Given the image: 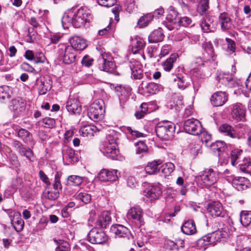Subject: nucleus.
<instances>
[{
	"mask_svg": "<svg viewBox=\"0 0 251 251\" xmlns=\"http://www.w3.org/2000/svg\"><path fill=\"white\" fill-rule=\"evenodd\" d=\"M219 23L222 31H227L232 29L233 25L229 15L226 12H223L219 16Z\"/></svg>",
	"mask_w": 251,
	"mask_h": 251,
	"instance_id": "aec40b11",
	"label": "nucleus"
},
{
	"mask_svg": "<svg viewBox=\"0 0 251 251\" xmlns=\"http://www.w3.org/2000/svg\"><path fill=\"white\" fill-rule=\"evenodd\" d=\"M177 55L175 54H172L170 57L164 61L162 66L165 71L169 72L173 67L174 63L176 61Z\"/></svg>",
	"mask_w": 251,
	"mask_h": 251,
	"instance_id": "37998d69",
	"label": "nucleus"
},
{
	"mask_svg": "<svg viewBox=\"0 0 251 251\" xmlns=\"http://www.w3.org/2000/svg\"><path fill=\"white\" fill-rule=\"evenodd\" d=\"M68 111L74 114H80L82 108L79 101L75 99H70L66 102Z\"/></svg>",
	"mask_w": 251,
	"mask_h": 251,
	"instance_id": "4be33fe9",
	"label": "nucleus"
},
{
	"mask_svg": "<svg viewBox=\"0 0 251 251\" xmlns=\"http://www.w3.org/2000/svg\"><path fill=\"white\" fill-rule=\"evenodd\" d=\"M11 91L8 86H0V100H8L10 97Z\"/></svg>",
	"mask_w": 251,
	"mask_h": 251,
	"instance_id": "49530a36",
	"label": "nucleus"
},
{
	"mask_svg": "<svg viewBox=\"0 0 251 251\" xmlns=\"http://www.w3.org/2000/svg\"><path fill=\"white\" fill-rule=\"evenodd\" d=\"M226 144L224 142L222 141H217L211 144V149L215 152L216 151L220 152H222L224 150Z\"/></svg>",
	"mask_w": 251,
	"mask_h": 251,
	"instance_id": "603ef678",
	"label": "nucleus"
},
{
	"mask_svg": "<svg viewBox=\"0 0 251 251\" xmlns=\"http://www.w3.org/2000/svg\"><path fill=\"white\" fill-rule=\"evenodd\" d=\"M240 220L243 226H249L251 223V211H242L240 213Z\"/></svg>",
	"mask_w": 251,
	"mask_h": 251,
	"instance_id": "79ce46f5",
	"label": "nucleus"
},
{
	"mask_svg": "<svg viewBox=\"0 0 251 251\" xmlns=\"http://www.w3.org/2000/svg\"><path fill=\"white\" fill-rule=\"evenodd\" d=\"M58 53L62 57L63 62L66 64H70L75 60L76 51L70 45L66 44H59Z\"/></svg>",
	"mask_w": 251,
	"mask_h": 251,
	"instance_id": "20e7f679",
	"label": "nucleus"
},
{
	"mask_svg": "<svg viewBox=\"0 0 251 251\" xmlns=\"http://www.w3.org/2000/svg\"><path fill=\"white\" fill-rule=\"evenodd\" d=\"M117 135L115 133L114 134H108L106 137L105 146L114 145L118 146L117 143Z\"/></svg>",
	"mask_w": 251,
	"mask_h": 251,
	"instance_id": "052dcab7",
	"label": "nucleus"
},
{
	"mask_svg": "<svg viewBox=\"0 0 251 251\" xmlns=\"http://www.w3.org/2000/svg\"><path fill=\"white\" fill-rule=\"evenodd\" d=\"M174 80L177 82L178 87L180 89L184 90L188 86V83L183 77L176 76Z\"/></svg>",
	"mask_w": 251,
	"mask_h": 251,
	"instance_id": "0e129e2a",
	"label": "nucleus"
},
{
	"mask_svg": "<svg viewBox=\"0 0 251 251\" xmlns=\"http://www.w3.org/2000/svg\"><path fill=\"white\" fill-rule=\"evenodd\" d=\"M18 151L21 155L25 156L28 160L32 161L31 158L33 156V152L29 148L23 146Z\"/></svg>",
	"mask_w": 251,
	"mask_h": 251,
	"instance_id": "6e6d98bb",
	"label": "nucleus"
},
{
	"mask_svg": "<svg viewBox=\"0 0 251 251\" xmlns=\"http://www.w3.org/2000/svg\"><path fill=\"white\" fill-rule=\"evenodd\" d=\"M94 60L88 55H85L81 60L82 65L87 67H89L93 63Z\"/></svg>",
	"mask_w": 251,
	"mask_h": 251,
	"instance_id": "774afa93",
	"label": "nucleus"
},
{
	"mask_svg": "<svg viewBox=\"0 0 251 251\" xmlns=\"http://www.w3.org/2000/svg\"><path fill=\"white\" fill-rule=\"evenodd\" d=\"M118 146H104L102 152L104 155L113 160H118L120 158Z\"/></svg>",
	"mask_w": 251,
	"mask_h": 251,
	"instance_id": "cd10ccee",
	"label": "nucleus"
},
{
	"mask_svg": "<svg viewBox=\"0 0 251 251\" xmlns=\"http://www.w3.org/2000/svg\"><path fill=\"white\" fill-rule=\"evenodd\" d=\"M110 233L115 238H124L129 240L132 238L129 229L122 225H113L110 227Z\"/></svg>",
	"mask_w": 251,
	"mask_h": 251,
	"instance_id": "0eeeda50",
	"label": "nucleus"
},
{
	"mask_svg": "<svg viewBox=\"0 0 251 251\" xmlns=\"http://www.w3.org/2000/svg\"><path fill=\"white\" fill-rule=\"evenodd\" d=\"M117 91H119L121 97H120V100H126L129 97L131 92V88L129 86H119L116 88Z\"/></svg>",
	"mask_w": 251,
	"mask_h": 251,
	"instance_id": "ea45409f",
	"label": "nucleus"
},
{
	"mask_svg": "<svg viewBox=\"0 0 251 251\" xmlns=\"http://www.w3.org/2000/svg\"><path fill=\"white\" fill-rule=\"evenodd\" d=\"M143 215V210L139 206L131 207L127 214L128 219L135 223L137 226L144 224Z\"/></svg>",
	"mask_w": 251,
	"mask_h": 251,
	"instance_id": "ddd939ff",
	"label": "nucleus"
},
{
	"mask_svg": "<svg viewBox=\"0 0 251 251\" xmlns=\"http://www.w3.org/2000/svg\"><path fill=\"white\" fill-rule=\"evenodd\" d=\"M140 88L143 91L144 94L146 96L156 94L160 91V86L154 82L147 83L142 81Z\"/></svg>",
	"mask_w": 251,
	"mask_h": 251,
	"instance_id": "412c9836",
	"label": "nucleus"
},
{
	"mask_svg": "<svg viewBox=\"0 0 251 251\" xmlns=\"http://www.w3.org/2000/svg\"><path fill=\"white\" fill-rule=\"evenodd\" d=\"M145 46V43L142 39H136L135 43L133 44L132 51L133 53H136L138 51L142 50Z\"/></svg>",
	"mask_w": 251,
	"mask_h": 251,
	"instance_id": "09e8293b",
	"label": "nucleus"
},
{
	"mask_svg": "<svg viewBox=\"0 0 251 251\" xmlns=\"http://www.w3.org/2000/svg\"><path fill=\"white\" fill-rule=\"evenodd\" d=\"M184 241L180 239H176L175 241L168 240L166 242L167 248L171 250H178L184 247Z\"/></svg>",
	"mask_w": 251,
	"mask_h": 251,
	"instance_id": "c9c22d12",
	"label": "nucleus"
},
{
	"mask_svg": "<svg viewBox=\"0 0 251 251\" xmlns=\"http://www.w3.org/2000/svg\"><path fill=\"white\" fill-rule=\"evenodd\" d=\"M104 104V101L101 99L97 100L92 103L88 109L89 118L94 122L102 119L105 111Z\"/></svg>",
	"mask_w": 251,
	"mask_h": 251,
	"instance_id": "7ed1b4c3",
	"label": "nucleus"
},
{
	"mask_svg": "<svg viewBox=\"0 0 251 251\" xmlns=\"http://www.w3.org/2000/svg\"><path fill=\"white\" fill-rule=\"evenodd\" d=\"M57 243L58 246L56 248V251H70V245L68 242L59 240Z\"/></svg>",
	"mask_w": 251,
	"mask_h": 251,
	"instance_id": "e2e57ef3",
	"label": "nucleus"
},
{
	"mask_svg": "<svg viewBox=\"0 0 251 251\" xmlns=\"http://www.w3.org/2000/svg\"><path fill=\"white\" fill-rule=\"evenodd\" d=\"M218 88H232L234 86L235 81L233 76L230 74H224L220 75L218 77Z\"/></svg>",
	"mask_w": 251,
	"mask_h": 251,
	"instance_id": "f3484780",
	"label": "nucleus"
},
{
	"mask_svg": "<svg viewBox=\"0 0 251 251\" xmlns=\"http://www.w3.org/2000/svg\"><path fill=\"white\" fill-rule=\"evenodd\" d=\"M164 36L162 29L158 28L151 33L149 36L148 40L151 43L160 42L163 40Z\"/></svg>",
	"mask_w": 251,
	"mask_h": 251,
	"instance_id": "7c9ffc66",
	"label": "nucleus"
},
{
	"mask_svg": "<svg viewBox=\"0 0 251 251\" xmlns=\"http://www.w3.org/2000/svg\"><path fill=\"white\" fill-rule=\"evenodd\" d=\"M11 224L14 229L17 231H22L24 227V222L20 215L14 216L11 220Z\"/></svg>",
	"mask_w": 251,
	"mask_h": 251,
	"instance_id": "a19ab883",
	"label": "nucleus"
},
{
	"mask_svg": "<svg viewBox=\"0 0 251 251\" xmlns=\"http://www.w3.org/2000/svg\"><path fill=\"white\" fill-rule=\"evenodd\" d=\"M136 152L137 154H141L146 152L147 151V146L143 141H139L135 144Z\"/></svg>",
	"mask_w": 251,
	"mask_h": 251,
	"instance_id": "bf43d9fd",
	"label": "nucleus"
},
{
	"mask_svg": "<svg viewBox=\"0 0 251 251\" xmlns=\"http://www.w3.org/2000/svg\"><path fill=\"white\" fill-rule=\"evenodd\" d=\"M45 126L48 128L52 127L55 123V120L51 118L46 117L43 119Z\"/></svg>",
	"mask_w": 251,
	"mask_h": 251,
	"instance_id": "338daca9",
	"label": "nucleus"
},
{
	"mask_svg": "<svg viewBox=\"0 0 251 251\" xmlns=\"http://www.w3.org/2000/svg\"><path fill=\"white\" fill-rule=\"evenodd\" d=\"M121 174L116 169H102L98 175V178L101 181H114L118 179Z\"/></svg>",
	"mask_w": 251,
	"mask_h": 251,
	"instance_id": "9b49d317",
	"label": "nucleus"
},
{
	"mask_svg": "<svg viewBox=\"0 0 251 251\" xmlns=\"http://www.w3.org/2000/svg\"><path fill=\"white\" fill-rule=\"evenodd\" d=\"M242 150L240 149H234L233 150L230 154L231 162L233 165H235L239 162V159H240L242 154Z\"/></svg>",
	"mask_w": 251,
	"mask_h": 251,
	"instance_id": "a18cd8bd",
	"label": "nucleus"
},
{
	"mask_svg": "<svg viewBox=\"0 0 251 251\" xmlns=\"http://www.w3.org/2000/svg\"><path fill=\"white\" fill-rule=\"evenodd\" d=\"M153 19L152 13H147L143 15L138 20V25L140 28H144L148 25Z\"/></svg>",
	"mask_w": 251,
	"mask_h": 251,
	"instance_id": "4c0bfd02",
	"label": "nucleus"
},
{
	"mask_svg": "<svg viewBox=\"0 0 251 251\" xmlns=\"http://www.w3.org/2000/svg\"><path fill=\"white\" fill-rule=\"evenodd\" d=\"M38 90L40 95L46 94L51 88L50 82H48L44 79H41L38 83Z\"/></svg>",
	"mask_w": 251,
	"mask_h": 251,
	"instance_id": "58836bf2",
	"label": "nucleus"
},
{
	"mask_svg": "<svg viewBox=\"0 0 251 251\" xmlns=\"http://www.w3.org/2000/svg\"><path fill=\"white\" fill-rule=\"evenodd\" d=\"M175 166L171 162H167L163 164L160 169V171L164 175V176H169L175 170Z\"/></svg>",
	"mask_w": 251,
	"mask_h": 251,
	"instance_id": "c03bdc74",
	"label": "nucleus"
},
{
	"mask_svg": "<svg viewBox=\"0 0 251 251\" xmlns=\"http://www.w3.org/2000/svg\"><path fill=\"white\" fill-rule=\"evenodd\" d=\"M197 246L199 248L204 247L211 245L207 235H205L198 239L196 242Z\"/></svg>",
	"mask_w": 251,
	"mask_h": 251,
	"instance_id": "680f3d73",
	"label": "nucleus"
},
{
	"mask_svg": "<svg viewBox=\"0 0 251 251\" xmlns=\"http://www.w3.org/2000/svg\"><path fill=\"white\" fill-rule=\"evenodd\" d=\"M18 136L27 144L32 143V135L25 129L20 128L18 131Z\"/></svg>",
	"mask_w": 251,
	"mask_h": 251,
	"instance_id": "e433bc0d",
	"label": "nucleus"
},
{
	"mask_svg": "<svg viewBox=\"0 0 251 251\" xmlns=\"http://www.w3.org/2000/svg\"><path fill=\"white\" fill-rule=\"evenodd\" d=\"M62 152L63 161L65 164L69 165L78 161V156L73 148L65 146L62 149Z\"/></svg>",
	"mask_w": 251,
	"mask_h": 251,
	"instance_id": "4468645a",
	"label": "nucleus"
},
{
	"mask_svg": "<svg viewBox=\"0 0 251 251\" xmlns=\"http://www.w3.org/2000/svg\"><path fill=\"white\" fill-rule=\"evenodd\" d=\"M98 131L97 127L93 125H87L81 127L80 132L83 137H92Z\"/></svg>",
	"mask_w": 251,
	"mask_h": 251,
	"instance_id": "f704fd0d",
	"label": "nucleus"
},
{
	"mask_svg": "<svg viewBox=\"0 0 251 251\" xmlns=\"http://www.w3.org/2000/svg\"><path fill=\"white\" fill-rule=\"evenodd\" d=\"M211 245H214L217 242H220L221 239L226 235V233L220 230L216 231L207 234Z\"/></svg>",
	"mask_w": 251,
	"mask_h": 251,
	"instance_id": "72a5a7b5",
	"label": "nucleus"
},
{
	"mask_svg": "<svg viewBox=\"0 0 251 251\" xmlns=\"http://www.w3.org/2000/svg\"><path fill=\"white\" fill-rule=\"evenodd\" d=\"M68 181L72 185L78 186L82 183L83 178L79 176L72 175L68 176Z\"/></svg>",
	"mask_w": 251,
	"mask_h": 251,
	"instance_id": "864d4df0",
	"label": "nucleus"
},
{
	"mask_svg": "<svg viewBox=\"0 0 251 251\" xmlns=\"http://www.w3.org/2000/svg\"><path fill=\"white\" fill-rule=\"evenodd\" d=\"M99 5L105 7H111L116 3V0H98Z\"/></svg>",
	"mask_w": 251,
	"mask_h": 251,
	"instance_id": "69168bd1",
	"label": "nucleus"
},
{
	"mask_svg": "<svg viewBox=\"0 0 251 251\" xmlns=\"http://www.w3.org/2000/svg\"><path fill=\"white\" fill-rule=\"evenodd\" d=\"M129 66L131 71V76L134 79H140L143 77V66L140 62L133 60L129 62Z\"/></svg>",
	"mask_w": 251,
	"mask_h": 251,
	"instance_id": "6ab92c4d",
	"label": "nucleus"
},
{
	"mask_svg": "<svg viewBox=\"0 0 251 251\" xmlns=\"http://www.w3.org/2000/svg\"><path fill=\"white\" fill-rule=\"evenodd\" d=\"M209 8V0H201L198 10L201 15H203Z\"/></svg>",
	"mask_w": 251,
	"mask_h": 251,
	"instance_id": "4d7b16f0",
	"label": "nucleus"
},
{
	"mask_svg": "<svg viewBox=\"0 0 251 251\" xmlns=\"http://www.w3.org/2000/svg\"><path fill=\"white\" fill-rule=\"evenodd\" d=\"M92 19L90 11L86 7H81L76 11H69L65 13L62 18L64 28L68 29L72 25L75 28L80 27Z\"/></svg>",
	"mask_w": 251,
	"mask_h": 251,
	"instance_id": "f257e3e1",
	"label": "nucleus"
},
{
	"mask_svg": "<svg viewBox=\"0 0 251 251\" xmlns=\"http://www.w3.org/2000/svg\"><path fill=\"white\" fill-rule=\"evenodd\" d=\"M48 223L49 219L48 218L46 217H43L40 219L38 223L37 224L36 226V230L38 231L44 229Z\"/></svg>",
	"mask_w": 251,
	"mask_h": 251,
	"instance_id": "13d9d810",
	"label": "nucleus"
},
{
	"mask_svg": "<svg viewBox=\"0 0 251 251\" xmlns=\"http://www.w3.org/2000/svg\"><path fill=\"white\" fill-rule=\"evenodd\" d=\"M111 223V217L107 211H103L98 218L96 225L101 228H106Z\"/></svg>",
	"mask_w": 251,
	"mask_h": 251,
	"instance_id": "b1692460",
	"label": "nucleus"
},
{
	"mask_svg": "<svg viewBox=\"0 0 251 251\" xmlns=\"http://www.w3.org/2000/svg\"><path fill=\"white\" fill-rule=\"evenodd\" d=\"M200 26L204 32H214L216 28V24L214 21V18L210 15L205 16L200 23Z\"/></svg>",
	"mask_w": 251,
	"mask_h": 251,
	"instance_id": "2eb2a0df",
	"label": "nucleus"
},
{
	"mask_svg": "<svg viewBox=\"0 0 251 251\" xmlns=\"http://www.w3.org/2000/svg\"><path fill=\"white\" fill-rule=\"evenodd\" d=\"M11 109L15 113L19 114L20 113L24 111L25 108V102L22 99L13 100Z\"/></svg>",
	"mask_w": 251,
	"mask_h": 251,
	"instance_id": "2f4dec72",
	"label": "nucleus"
},
{
	"mask_svg": "<svg viewBox=\"0 0 251 251\" xmlns=\"http://www.w3.org/2000/svg\"><path fill=\"white\" fill-rule=\"evenodd\" d=\"M240 170L244 173H248L249 170L247 169L250 168V171H251V158H244L242 161V163L240 164Z\"/></svg>",
	"mask_w": 251,
	"mask_h": 251,
	"instance_id": "3c124183",
	"label": "nucleus"
},
{
	"mask_svg": "<svg viewBox=\"0 0 251 251\" xmlns=\"http://www.w3.org/2000/svg\"><path fill=\"white\" fill-rule=\"evenodd\" d=\"M59 190H54V191H45L43 193V197L50 201H54L59 196Z\"/></svg>",
	"mask_w": 251,
	"mask_h": 251,
	"instance_id": "de8ad7c7",
	"label": "nucleus"
},
{
	"mask_svg": "<svg viewBox=\"0 0 251 251\" xmlns=\"http://www.w3.org/2000/svg\"><path fill=\"white\" fill-rule=\"evenodd\" d=\"M62 174V173L60 172H56L55 174L54 181L53 184V187L54 190H61L62 189V186L60 181Z\"/></svg>",
	"mask_w": 251,
	"mask_h": 251,
	"instance_id": "5fc2aeb1",
	"label": "nucleus"
},
{
	"mask_svg": "<svg viewBox=\"0 0 251 251\" xmlns=\"http://www.w3.org/2000/svg\"><path fill=\"white\" fill-rule=\"evenodd\" d=\"M100 65L99 68L104 72L112 73L116 68L115 64L112 61V58L107 53H102L98 59Z\"/></svg>",
	"mask_w": 251,
	"mask_h": 251,
	"instance_id": "f8f14e48",
	"label": "nucleus"
},
{
	"mask_svg": "<svg viewBox=\"0 0 251 251\" xmlns=\"http://www.w3.org/2000/svg\"><path fill=\"white\" fill-rule=\"evenodd\" d=\"M207 210L212 217H223V206L219 201H214L208 205Z\"/></svg>",
	"mask_w": 251,
	"mask_h": 251,
	"instance_id": "5701e85b",
	"label": "nucleus"
},
{
	"mask_svg": "<svg viewBox=\"0 0 251 251\" xmlns=\"http://www.w3.org/2000/svg\"><path fill=\"white\" fill-rule=\"evenodd\" d=\"M201 184L205 187H209L217 181L219 173L211 168L205 169L200 175Z\"/></svg>",
	"mask_w": 251,
	"mask_h": 251,
	"instance_id": "423d86ee",
	"label": "nucleus"
},
{
	"mask_svg": "<svg viewBox=\"0 0 251 251\" xmlns=\"http://www.w3.org/2000/svg\"><path fill=\"white\" fill-rule=\"evenodd\" d=\"M181 228L182 232L186 235L194 234L197 231L195 222L193 220L186 221Z\"/></svg>",
	"mask_w": 251,
	"mask_h": 251,
	"instance_id": "c756f323",
	"label": "nucleus"
},
{
	"mask_svg": "<svg viewBox=\"0 0 251 251\" xmlns=\"http://www.w3.org/2000/svg\"><path fill=\"white\" fill-rule=\"evenodd\" d=\"M233 186L238 191H243L249 188L250 183L245 177H235L232 181Z\"/></svg>",
	"mask_w": 251,
	"mask_h": 251,
	"instance_id": "393cba45",
	"label": "nucleus"
},
{
	"mask_svg": "<svg viewBox=\"0 0 251 251\" xmlns=\"http://www.w3.org/2000/svg\"><path fill=\"white\" fill-rule=\"evenodd\" d=\"M87 239L92 244H102L107 241L108 236L103 231L95 227L88 233Z\"/></svg>",
	"mask_w": 251,
	"mask_h": 251,
	"instance_id": "6e6552de",
	"label": "nucleus"
},
{
	"mask_svg": "<svg viewBox=\"0 0 251 251\" xmlns=\"http://www.w3.org/2000/svg\"><path fill=\"white\" fill-rule=\"evenodd\" d=\"M179 14L176 10L173 7H170L166 16V21L164 25L169 30L178 29L180 27Z\"/></svg>",
	"mask_w": 251,
	"mask_h": 251,
	"instance_id": "39448f33",
	"label": "nucleus"
},
{
	"mask_svg": "<svg viewBox=\"0 0 251 251\" xmlns=\"http://www.w3.org/2000/svg\"><path fill=\"white\" fill-rule=\"evenodd\" d=\"M175 131V125L171 122L164 121L159 122L155 126L157 136L163 140L173 138Z\"/></svg>",
	"mask_w": 251,
	"mask_h": 251,
	"instance_id": "f03ea898",
	"label": "nucleus"
},
{
	"mask_svg": "<svg viewBox=\"0 0 251 251\" xmlns=\"http://www.w3.org/2000/svg\"><path fill=\"white\" fill-rule=\"evenodd\" d=\"M228 95L225 92L218 91L211 97L210 101L214 106H223L227 101Z\"/></svg>",
	"mask_w": 251,
	"mask_h": 251,
	"instance_id": "a211bd4d",
	"label": "nucleus"
},
{
	"mask_svg": "<svg viewBox=\"0 0 251 251\" xmlns=\"http://www.w3.org/2000/svg\"><path fill=\"white\" fill-rule=\"evenodd\" d=\"M144 194L147 199V201H149L151 202L158 199L161 196L162 194L161 185L159 183L152 184L144 191Z\"/></svg>",
	"mask_w": 251,
	"mask_h": 251,
	"instance_id": "9d476101",
	"label": "nucleus"
},
{
	"mask_svg": "<svg viewBox=\"0 0 251 251\" xmlns=\"http://www.w3.org/2000/svg\"><path fill=\"white\" fill-rule=\"evenodd\" d=\"M185 131L194 135H198L203 130L201 123L197 119L191 118L187 120L184 124Z\"/></svg>",
	"mask_w": 251,
	"mask_h": 251,
	"instance_id": "1a4fd4ad",
	"label": "nucleus"
},
{
	"mask_svg": "<svg viewBox=\"0 0 251 251\" xmlns=\"http://www.w3.org/2000/svg\"><path fill=\"white\" fill-rule=\"evenodd\" d=\"M218 129L220 133L232 139L238 137V134L234 128L228 124L225 123L222 124L219 126Z\"/></svg>",
	"mask_w": 251,
	"mask_h": 251,
	"instance_id": "bb28decb",
	"label": "nucleus"
},
{
	"mask_svg": "<svg viewBox=\"0 0 251 251\" xmlns=\"http://www.w3.org/2000/svg\"><path fill=\"white\" fill-rule=\"evenodd\" d=\"M71 46L75 50H82L87 46L86 41L80 37L74 36L70 39Z\"/></svg>",
	"mask_w": 251,
	"mask_h": 251,
	"instance_id": "a878e982",
	"label": "nucleus"
},
{
	"mask_svg": "<svg viewBox=\"0 0 251 251\" xmlns=\"http://www.w3.org/2000/svg\"><path fill=\"white\" fill-rule=\"evenodd\" d=\"M162 163V161L159 159L149 162L145 167V170L149 175L156 174L160 172V169H159L158 166L161 165Z\"/></svg>",
	"mask_w": 251,
	"mask_h": 251,
	"instance_id": "c85d7f7f",
	"label": "nucleus"
},
{
	"mask_svg": "<svg viewBox=\"0 0 251 251\" xmlns=\"http://www.w3.org/2000/svg\"><path fill=\"white\" fill-rule=\"evenodd\" d=\"M202 47L204 50L203 54L205 59L207 60H213L215 53L212 44L210 42H206L202 44Z\"/></svg>",
	"mask_w": 251,
	"mask_h": 251,
	"instance_id": "473e14b6",
	"label": "nucleus"
},
{
	"mask_svg": "<svg viewBox=\"0 0 251 251\" xmlns=\"http://www.w3.org/2000/svg\"><path fill=\"white\" fill-rule=\"evenodd\" d=\"M76 199L81 201L84 203H88L91 200V195L87 192H77L75 195Z\"/></svg>",
	"mask_w": 251,
	"mask_h": 251,
	"instance_id": "8fccbe9b",
	"label": "nucleus"
},
{
	"mask_svg": "<svg viewBox=\"0 0 251 251\" xmlns=\"http://www.w3.org/2000/svg\"><path fill=\"white\" fill-rule=\"evenodd\" d=\"M231 115L236 121L246 120V111L243 106L240 103L233 104L231 108Z\"/></svg>",
	"mask_w": 251,
	"mask_h": 251,
	"instance_id": "dca6fc26",
	"label": "nucleus"
}]
</instances>
